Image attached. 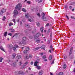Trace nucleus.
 <instances>
[{"label": "nucleus", "instance_id": "obj_22", "mask_svg": "<svg viewBox=\"0 0 75 75\" xmlns=\"http://www.w3.org/2000/svg\"><path fill=\"white\" fill-rule=\"evenodd\" d=\"M44 30V28L43 27H41L40 28V30L41 31L42 33V31H43Z\"/></svg>", "mask_w": 75, "mask_h": 75}, {"label": "nucleus", "instance_id": "obj_58", "mask_svg": "<svg viewBox=\"0 0 75 75\" xmlns=\"http://www.w3.org/2000/svg\"><path fill=\"white\" fill-rule=\"evenodd\" d=\"M67 6L66 5H65V6L64 8H67Z\"/></svg>", "mask_w": 75, "mask_h": 75}, {"label": "nucleus", "instance_id": "obj_30", "mask_svg": "<svg viewBox=\"0 0 75 75\" xmlns=\"http://www.w3.org/2000/svg\"><path fill=\"white\" fill-rule=\"evenodd\" d=\"M9 48H13V45H12L11 44V45H10L9 46Z\"/></svg>", "mask_w": 75, "mask_h": 75}, {"label": "nucleus", "instance_id": "obj_46", "mask_svg": "<svg viewBox=\"0 0 75 75\" xmlns=\"http://www.w3.org/2000/svg\"><path fill=\"white\" fill-rule=\"evenodd\" d=\"M11 61H10V60L8 61V63H9V64H11Z\"/></svg>", "mask_w": 75, "mask_h": 75}, {"label": "nucleus", "instance_id": "obj_51", "mask_svg": "<svg viewBox=\"0 0 75 75\" xmlns=\"http://www.w3.org/2000/svg\"><path fill=\"white\" fill-rule=\"evenodd\" d=\"M30 31V30H26V31L25 32V33H27V31Z\"/></svg>", "mask_w": 75, "mask_h": 75}, {"label": "nucleus", "instance_id": "obj_2", "mask_svg": "<svg viewBox=\"0 0 75 75\" xmlns=\"http://www.w3.org/2000/svg\"><path fill=\"white\" fill-rule=\"evenodd\" d=\"M21 8V4H19L16 6L15 7V9L18 10H20Z\"/></svg>", "mask_w": 75, "mask_h": 75}, {"label": "nucleus", "instance_id": "obj_61", "mask_svg": "<svg viewBox=\"0 0 75 75\" xmlns=\"http://www.w3.org/2000/svg\"><path fill=\"white\" fill-rule=\"evenodd\" d=\"M44 61H45V62H46V61H47V59H45V60H44Z\"/></svg>", "mask_w": 75, "mask_h": 75}, {"label": "nucleus", "instance_id": "obj_44", "mask_svg": "<svg viewBox=\"0 0 75 75\" xmlns=\"http://www.w3.org/2000/svg\"><path fill=\"white\" fill-rule=\"evenodd\" d=\"M49 25H50V24L48 23L46 25L45 27H48V26H49Z\"/></svg>", "mask_w": 75, "mask_h": 75}, {"label": "nucleus", "instance_id": "obj_33", "mask_svg": "<svg viewBox=\"0 0 75 75\" xmlns=\"http://www.w3.org/2000/svg\"><path fill=\"white\" fill-rule=\"evenodd\" d=\"M0 62H2V60L3 59L2 58L0 57Z\"/></svg>", "mask_w": 75, "mask_h": 75}, {"label": "nucleus", "instance_id": "obj_29", "mask_svg": "<svg viewBox=\"0 0 75 75\" xmlns=\"http://www.w3.org/2000/svg\"><path fill=\"white\" fill-rule=\"evenodd\" d=\"M39 49H40V47H37L36 48H35L34 49V50H35V51L36 50H39Z\"/></svg>", "mask_w": 75, "mask_h": 75}, {"label": "nucleus", "instance_id": "obj_55", "mask_svg": "<svg viewBox=\"0 0 75 75\" xmlns=\"http://www.w3.org/2000/svg\"><path fill=\"white\" fill-rule=\"evenodd\" d=\"M30 64H31V65H33V62H31L30 63Z\"/></svg>", "mask_w": 75, "mask_h": 75}, {"label": "nucleus", "instance_id": "obj_15", "mask_svg": "<svg viewBox=\"0 0 75 75\" xmlns=\"http://www.w3.org/2000/svg\"><path fill=\"white\" fill-rule=\"evenodd\" d=\"M40 48L41 49H44L45 48V45H43Z\"/></svg>", "mask_w": 75, "mask_h": 75}, {"label": "nucleus", "instance_id": "obj_47", "mask_svg": "<svg viewBox=\"0 0 75 75\" xmlns=\"http://www.w3.org/2000/svg\"><path fill=\"white\" fill-rule=\"evenodd\" d=\"M8 35H10V36H11V35H12V34L10 33L8 34Z\"/></svg>", "mask_w": 75, "mask_h": 75}, {"label": "nucleus", "instance_id": "obj_38", "mask_svg": "<svg viewBox=\"0 0 75 75\" xmlns=\"http://www.w3.org/2000/svg\"><path fill=\"white\" fill-rule=\"evenodd\" d=\"M43 59H45L46 58V56L44 55L43 56Z\"/></svg>", "mask_w": 75, "mask_h": 75}, {"label": "nucleus", "instance_id": "obj_11", "mask_svg": "<svg viewBox=\"0 0 75 75\" xmlns=\"http://www.w3.org/2000/svg\"><path fill=\"white\" fill-rule=\"evenodd\" d=\"M34 39L35 42H36L38 43H40V39H38L36 40V39H37V38H34Z\"/></svg>", "mask_w": 75, "mask_h": 75}, {"label": "nucleus", "instance_id": "obj_45", "mask_svg": "<svg viewBox=\"0 0 75 75\" xmlns=\"http://www.w3.org/2000/svg\"><path fill=\"white\" fill-rule=\"evenodd\" d=\"M72 51H70V52L69 53V55H71V54H72Z\"/></svg>", "mask_w": 75, "mask_h": 75}, {"label": "nucleus", "instance_id": "obj_32", "mask_svg": "<svg viewBox=\"0 0 75 75\" xmlns=\"http://www.w3.org/2000/svg\"><path fill=\"white\" fill-rule=\"evenodd\" d=\"M37 68L38 69H41V67L40 66H37Z\"/></svg>", "mask_w": 75, "mask_h": 75}, {"label": "nucleus", "instance_id": "obj_12", "mask_svg": "<svg viewBox=\"0 0 75 75\" xmlns=\"http://www.w3.org/2000/svg\"><path fill=\"white\" fill-rule=\"evenodd\" d=\"M17 22L18 23H20V25H22V22H21V21L20 19H18V20Z\"/></svg>", "mask_w": 75, "mask_h": 75}, {"label": "nucleus", "instance_id": "obj_4", "mask_svg": "<svg viewBox=\"0 0 75 75\" xmlns=\"http://www.w3.org/2000/svg\"><path fill=\"white\" fill-rule=\"evenodd\" d=\"M41 16L42 17V18L44 20V21H45L48 20V19H47L46 17L44 18V17L45 16V13H42L41 14Z\"/></svg>", "mask_w": 75, "mask_h": 75}, {"label": "nucleus", "instance_id": "obj_19", "mask_svg": "<svg viewBox=\"0 0 75 75\" xmlns=\"http://www.w3.org/2000/svg\"><path fill=\"white\" fill-rule=\"evenodd\" d=\"M0 48L1 50H2V51H4V52H5V50H4V49L3 48V47H0Z\"/></svg>", "mask_w": 75, "mask_h": 75}, {"label": "nucleus", "instance_id": "obj_56", "mask_svg": "<svg viewBox=\"0 0 75 75\" xmlns=\"http://www.w3.org/2000/svg\"><path fill=\"white\" fill-rule=\"evenodd\" d=\"M69 8H70V9H71V8H72V6H69Z\"/></svg>", "mask_w": 75, "mask_h": 75}, {"label": "nucleus", "instance_id": "obj_54", "mask_svg": "<svg viewBox=\"0 0 75 75\" xmlns=\"http://www.w3.org/2000/svg\"><path fill=\"white\" fill-rule=\"evenodd\" d=\"M66 17H67V19H68V20H69V18H68V16H67V15L66 16Z\"/></svg>", "mask_w": 75, "mask_h": 75}, {"label": "nucleus", "instance_id": "obj_9", "mask_svg": "<svg viewBox=\"0 0 75 75\" xmlns=\"http://www.w3.org/2000/svg\"><path fill=\"white\" fill-rule=\"evenodd\" d=\"M18 47V45H14L13 46V50L14 51H16L17 49L16 48H17Z\"/></svg>", "mask_w": 75, "mask_h": 75}, {"label": "nucleus", "instance_id": "obj_41", "mask_svg": "<svg viewBox=\"0 0 75 75\" xmlns=\"http://www.w3.org/2000/svg\"><path fill=\"white\" fill-rule=\"evenodd\" d=\"M6 20V17L4 16L3 18V21H4Z\"/></svg>", "mask_w": 75, "mask_h": 75}, {"label": "nucleus", "instance_id": "obj_6", "mask_svg": "<svg viewBox=\"0 0 75 75\" xmlns=\"http://www.w3.org/2000/svg\"><path fill=\"white\" fill-rule=\"evenodd\" d=\"M18 11L16 10H15L14 11V14L13 17H16L17 16V14H18Z\"/></svg>", "mask_w": 75, "mask_h": 75}, {"label": "nucleus", "instance_id": "obj_34", "mask_svg": "<svg viewBox=\"0 0 75 75\" xmlns=\"http://www.w3.org/2000/svg\"><path fill=\"white\" fill-rule=\"evenodd\" d=\"M36 24H37V25H38V26H40V23H39V22H37L36 23Z\"/></svg>", "mask_w": 75, "mask_h": 75}, {"label": "nucleus", "instance_id": "obj_13", "mask_svg": "<svg viewBox=\"0 0 75 75\" xmlns=\"http://www.w3.org/2000/svg\"><path fill=\"white\" fill-rule=\"evenodd\" d=\"M38 63V62L36 61V62H35L34 64V65L35 67H36V66H37V64Z\"/></svg>", "mask_w": 75, "mask_h": 75}, {"label": "nucleus", "instance_id": "obj_52", "mask_svg": "<svg viewBox=\"0 0 75 75\" xmlns=\"http://www.w3.org/2000/svg\"><path fill=\"white\" fill-rule=\"evenodd\" d=\"M54 64V61H53L51 63V64Z\"/></svg>", "mask_w": 75, "mask_h": 75}, {"label": "nucleus", "instance_id": "obj_35", "mask_svg": "<svg viewBox=\"0 0 75 75\" xmlns=\"http://www.w3.org/2000/svg\"><path fill=\"white\" fill-rule=\"evenodd\" d=\"M32 57H33V55H29V58H32Z\"/></svg>", "mask_w": 75, "mask_h": 75}, {"label": "nucleus", "instance_id": "obj_20", "mask_svg": "<svg viewBox=\"0 0 75 75\" xmlns=\"http://www.w3.org/2000/svg\"><path fill=\"white\" fill-rule=\"evenodd\" d=\"M22 11H23L25 13H26V12H27V11H26V10L25 9H24V8H23L22 9Z\"/></svg>", "mask_w": 75, "mask_h": 75}, {"label": "nucleus", "instance_id": "obj_1", "mask_svg": "<svg viewBox=\"0 0 75 75\" xmlns=\"http://www.w3.org/2000/svg\"><path fill=\"white\" fill-rule=\"evenodd\" d=\"M25 17L29 21H30V22L31 21H33V19L30 16V15H28V13H26L25 15Z\"/></svg>", "mask_w": 75, "mask_h": 75}, {"label": "nucleus", "instance_id": "obj_7", "mask_svg": "<svg viewBox=\"0 0 75 75\" xmlns=\"http://www.w3.org/2000/svg\"><path fill=\"white\" fill-rule=\"evenodd\" d=\"M16 72L17 74H21V75H24L25 74V72L22 71H19L18 72V71H17Z\"/></svg>", "mask_w": 75, "mask_h": 75}, {"label": "nucleus", "instance_id": "obj_26", "mask_svg": "<svg viewBox=\"0 0 75 75\" xmlns=\"http://www.w3.org/2000/svg\"><path fill=\"white\" fill-rule=\"evenodd\" d=\"M66 68H67V65L66 64H64V69H65Z\"/></svg>", "mask_w": 75, "mask_h": 75}, {"label": "nucleus", "instance_id": "obj_39", "mask_svg": "<svg viewBox=\"0 0 75 75\" xmlns=\"http://www.w3.org/2000/svg\"><path fill=\"white\" fill-rule=\"evenodd\" d=\"M13 21L14 22V24H16V20L13 19Z\"/></svg>", "mask_w": 75, "mask_h": 75}, {"label": "nucleus", "instance_id": "obj_50", "mask_svg": "<svg viewBox=\"0 0 75 75\" xmlns=\"http://www.w3.org/2000/svg\"><path fill=\"white\" fill-rule=\"evenodd\" d=\"M13 67H15V66H16V63H13Z\"/></svg>", "mask_w": 75, "mask_h": 75}, {"label": "nucleus", "instance_id": "obj_24", "mask_svg": "<svg viewBox=\"0 0 75 75\" xmlns=\"http://www.w3.org/2000/svg\"><path fill=\"white\" fill-rule=\"evenodd\" d=\"M16 55L15 54H12V56L13 58H15V57H16Z\"/></svg>", "mask_w": 75, "mask_h": 75}, {"label": "nucleus", "instance_id": "obj_17", "mask_svg": "<svg viewBox=\"0 0 75 75\" xmlns=\"http://www.w3.org/2000/svg\"><path fill=\"white\" fill-rule=\"evenodd\" d=\"M7 32H5L4 34V37H6V36H7Z\"/></svg>", "mask_w": 75, "mask_h": 75}, {"label": "nucleus", "instance_id": "obj_49", "mask_svg": "<svg viewBox=\"0 0 75 75\" xmlns=\"http://www.w3.org/2000/svg\"><path fill=\"white\" fill-rule=\"evenodd\" d=\"M27 58H28V55H27L26 56L25 59H27Z\"/></svg>", "mask_w": 75, "mask_h": 75}, {"label": "nucleus", "instance_id": "obj_14", "mask_svg": "<svg viewBox=\"0 0 75 75\" xmlns=\"http://www.w3.org/2000/svg\"><path fill=\"white\" fill-rule=\"evenodd\" d=\"M50 32L52 34V30H51V28H49L47 30V33H50Z\"/></svg>", "mask_w": 75, "mask_h": 75}, {"label": "nucleus", "instance_id": "obj_16", "mask_svg": "<svg viewBox=\"0 0 75 75\" xmlns=\"http://www.w3.org/2000/svg\"><path fill=\"white\" fill-rule=\"evenodd\" d=\"M25 26L26 27H27L28 28V30H30V28H29V27H30V25H29L27 24V25H25Z\"/></svg>", "mask_w": 75, "mask_h": 75}, {"label": "nucleus", "instance_id": "obj_3", "mask_svg": "<svg viewBox=\"0 0 75 75\" xmlns=\"http://www.w3.org/2000/svg\"><path fill=\"white\" fill-rule=\"evenodd\" d=\"M41 36V33H40L38 32L34 36V38H37L38 37H40V36Z\"/></svg>", "mask_w": 75, "mask_h": 75}, {"label": "nucleus", "instance_id": "obj_31", "mask_svg": "<svg viewBox=\"0 0 75 75\" xmlns=\"http://www.w3.org/2000/svg\"><path fill=\"white\" fill-rule=\"evenodd\" d=\"M27 50H24L23 51V53L24 54H27Z\"/></svg>", "mask_w": 75, "mask_h": 75}, {"label": "nucleus", "instance_id": "obj_18", "mask_svg": "<svg viewBox=\"0 0 75 75\" xmlns=\"http://www.w3.org/2000/svg\"><path fill=\"white\" fill-rule=\"evenodd\" d=\"M42 0H36V1H38V3H41V2H42Z\"/></svg>", "mask_w": 75, "mask_h": 75}, {"label": "nucleus", "instance_id": "obj_62", "mask_svg": "<svg viewBox=\"0 0 75 75\" xmlns=\"http://www.w3.org/2000/svg\"><path fill=\"white\" fill-rule=\"evenodd\" d=\"M64 59H66V58H67V56H64Z\"/></svg>", "mask_w": 75, "mask_h": 75}, {"label": "nucleus", "instance_id": "obj_28", "mask_svg": "<svg viewBox=\"0 0 75 75\" xmlns=\"http://www.w3.org/2000/svg\"><path fill=\"white\" fill-rule=\"evenodd\" d=\"M63 74H64L63 72H60L58 74V75H63Z\"/></svg>", "mask_w": 75, "mask_h": 75}, {"label": "nucleus", "instance_id": "obj_5", "mask_svg": "<svg viewBox=\"0 0 75 75\" xmlns=\"http://www.w3.org/2000/svg\"><path fill=\"white\" fill-rule=\"evenodd\" d=\"M6 11V9L4 8H2L1 9V12L0 13V16L2 15L3 13H5Z\"/></svg>", "mask_w": 75, "mask_h": 75}, {"label": "nucleus", "instance_id": "obj_43", "mask_svg": "<svg viewBox=\"0 0 75 75\" xmlns=\"http://www.w3.org/2000/svg\"><path fill=\"white\" fill-rule=\"evenodd\" d=\"M29 50H30V48H29V47L26 48V51H28Z\"/></svg>", "mask_w": 75, "mask_h": 75}, {"label": "nucleus", "instance_id": "obj_53", "mask_svg": "<svg viewBox=\"0 0 75 75\" xmlns=\"http://www.w3.org/2000/svg\"><path fill=\"white\" fill-rule=\"evenodd\" d=\"M29 38H33V36H31L29 37Z\"/></svg>", "mask_w": 75, "mask_h": 75}, {"label": "nucleus", "instance_id": "obj_21", "mask_svg": "<svg viewBox=\"0 0 75 75\" xmlns=\"http://www.w3.org/2000/svg\"><path fill=\"white\" fill-rule=\"evenodd\" d=\"M17 59H20L21 58V56L20 55H18L17 57Z\"/></svg>", "mask_w": 75, "mask_h": 75}, {"label": "nucleus", "instance_id": "obj_27", "mask_svg": "<svg viewBox=\"0 0 75 75\" xmlns=\"http://www.w3.org/2000/svg\"><path fill=\"white\" fill-rule=\"evenodd\" d=\"M42 74H43V73L42 72V71H40L39 73V74L40 75H42Z\"/></svg>", "mask_w": 75, "mask_h": 75}, {"label": "nucleus", "instance_id": "obj_63", "mask_svg": "<svg viewBox=\"0 0 75 75\" xmlns=\"http://www.w3.org/2000/svg\"><path fill=\"white\" fill-rule=\"evenodd\" d=\"M50 41L49 40L47 42V43L48 44H49V43H50Z\"/></svg>", "mask_w": 75, "mask_h": 75}, {"label": "nucleus", "instance_id": "obj_10", "mask_svg": "<svg viewBox=\"0 0 75 75\" xmlns=\"http://www.w3.org/2000/svg\"><path fill=\"white\" fill-rule=\"evenodd\" d=\"M28 64V62H26L24 64L23 66L21 67L22 68H25V66H26V65H27Z\"/></svg>", "mask_w": 75, "mask_h": 75}, {"label": "nucleus", "instance_id": "obj_48", "mask_svg": "<svg viewBox=\"0 0 75 75\" xmlns=\"http://www.w3.org/2000/svg\"><path fill=\"white\" fill-rule=\"evenodd\" d=\"M11 33H13V32H14V30L13 29L11 30Z\"/></svg>", "mask_w": 75, "mask_h": 75}, {"label": "nucleus", "instance_id": "obj_25", "mask_svg": "<svg viewBox=\"0 0 75 75\" xmlns=\"http://www.w3.org/2000/svg\"><path fill=\"white\" fill-rule=\"evenodd\" d=\"M26 3L28 4H31V1H27Z\"/></svg>", "mask_w": 75, "mask_h": 75}, {"label": "nucleus", "instance_id": "obj_60", "mask_svg": "<svg viewBox=\"0 0 75 75\" xmlns=\"http://www.w3.org/2000/svg\"><path fill=\"white\" fill-rule=\"evenodd\" d=\"M50 75H53V74H52V73L51 72H50Z\"/></svg>", "mask_w": 75, "mask_h": 75}, {"label": "nucleus", "instance_id": "obj_36", "mask_svg": "<svg viewBox=\"0 0 75 75\" xmlns=\"http://www.w3.org/2000/svg\"><path fill=\"white\" fill-rule=\"evenodd\" d=\"M50 48L52 51H53V48H52V45H50Z\"/></svg>", "mask_w": 75, "mask_h": 75}, {"label": "nucleus", "instance_id": "obj_42", "mask_svg": "<svg viewBox=\"0 0 75 75\" xmlns=\"http://www.w3.org/2000/svg\"><path fill=\"white\" fill-rule=\"evenodd\" d=\"M37 15L39 17H40V13H37Z\"/></svg>", "mask_w": 75, "mask_h": 75}, {"label": "nucleus", "instance_id": "obj_57", "mask_svg": "<svg viewBox=\"0 0 75 75\" xmlns=\"http://www.w3.org/2000/svg\"><path fill=\"white\" fill-rule=\"evenodd\" d=\"M71 18H73V19L74 18V16H71Z\"/></svg>", "mask_w": 75, "mask_h": 75}, {"label": "nucleus", "instance_id": "obj_37", "mask_svg": "<svg viewBox=\"0 0 75 75\" xmlns=\"http://www.w3.org/2000/svg\"><path fill=\"white\" fill-rule=\"evenodd\" d=\"M13 25V23H9V25L11 26V25Z\"/></svg>", "mask_w": 75, "mask_h": 75}, {"label": "nucleus", "instance_id": "obj_8", "mask_svg": "<svg viewBox=\"0 0 75 75\" xmlns=\"http://www.w3.org/2000/svg\"><path fill=\"white\" fill-rule=\"evenodd\" d=\"M23 40L22 42L23 44H26V42H25V40H26V38L24 37L23 38Z\"/></svg>", "mask_w": 75, "mask_h": 75}, {"label": "nucleus", "instance_id": "obj_64", "mask_svg": "<svg viewBox=\"0 0 75 75\" xmlns=\"http://www.w3.org/2000/svg\"><path fill=\"white\" fill-rule=\"evenodd\" d=\"M75 10V9L73 8L72 9V11H74Z\"/></svg>", "mask_w": 75, "mask_h": 75}, {"label": "nucleus", "instance_id": "obj_23", "mask_svg": "<svg viewBox=\"0 0 75 75\" xmlns=\"http://www.w3.org/2000/svg\"><path fill=\"white\" fill-rule=\"evenodd\" d=\"M52 59V55H50L49 56V60H51Z\"/></svg>", "mask_w": 75, "mask_h": 75}, {"label": "nucleus", "instance_id": "obj_59", "mask_svg": "<svg viewBox=\"0 0 75 75\" xmlns=\"http://www.w3.org/2000/svg\"><path fill=\"white\" fill-rule=\"evenodd\" d=\"M19 65H21V62H20Z\"/></svg>", "mask_w": 75, "mask_h": 75}, {"label": "nucleus", "instance_id": "obj_40", "mask_svg": "<svg viewBox=\"0 0 75 75\" xmlns=\"http://www.w3.org/2000/svg\"><path fill=\"white\" fill-rule=\"evenodd\" d=\"M72 50H73V47H71L70 50V51H72Z\"/></svg>", "mask_w": 75, "mask_h": 75}]
</instances>
